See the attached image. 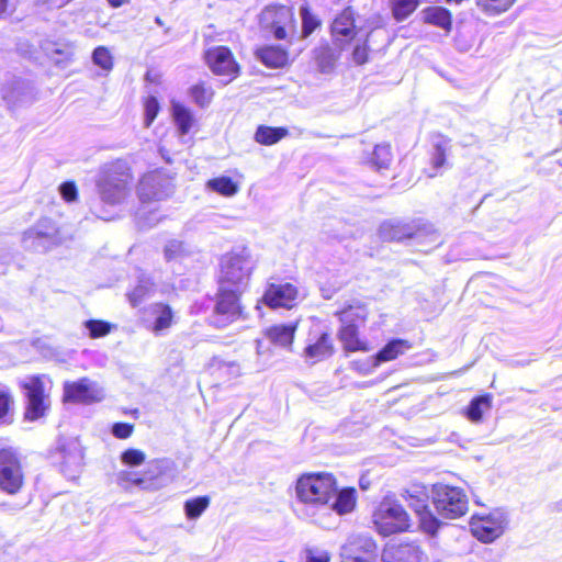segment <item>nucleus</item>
<instances>
[{
	"mask_svg": "<svg viewBox=\"0 0 562 562\" xmlns=\"http://www.w3.org/2000/svg\"><path fill=\"white\" fill-rule=\"evenodd\" d=\"M409 345L403 339H393L387 342L375 356L373 367H378L381 362L390 361L402 355L408 349Z\"/></svg>",
	"mask_w": 562,
	"mask_h": 562,
	"instance_id": "34",
	"label": "nucleus"
},
{
	"mask_svg": "<svg viewBox=\"0 0 562 562\" xmlns=\"http://www.w3.org/2000/svg\"><path fill=\"white\" fill-rule=\"evenodd\" d=\"M172 310L167 304H150L144 311V323L155 335H160L168 329L172 324Z\"/></svg>",
	"mask_w": 562,
	"mask_h": 562,
	"instance_id": "21",
	"label": "nucleus"
},
{
	"mask_svg": "<svg viewBox=\"0 0 562 562\" xmlns=\"http://www.w3.org/2000/svg\"><path fill=\"white\" fill-rule=\"evenodd\" d=\"M108 2L110 3V5H112L113 8H120L122 7L123 4H126L130 2V0H108Z\"/></svg>",
	"mask_w": 562,
	"mask_h": 562,
	"instance_id": "55",
	"label": "nucleus"
},
{
	"mask_svg": "<svg viewBox=\"0 0 562 562\" xmlns=\"http://www.w3.org/2000/svg\"><path fill=\"white\" fill-rule=\"evenodd\" d=\"M372 522L380 535L387 537L407 530L409 517L397 501L386 496L374 509Z\"/></svg>",
	"mask_w": 562,
	"mask_h": 562,
	"instance_id": "5",
	"label": "nucleus"
},
{
	"mask_svg": "<svg viewBox=\"0 0 562 562\" xmlns=\"http://www.w3.org/2000/svg\"><path fill=\"white\" fill-rule=\"evenodd\" d=\"M368 312L364 305L360 303L350 304L339 312V319L341 324H358L362 325L367 318Z\"/></svg>",
	"mask_w": 562,
	"mask_h": 562,
	"instance_id": "37",
	"label": "nucleus"
},
{
	"mask_svg": "<svg viewBox=\"0 0 562 562\" xmlns=\"http://www.w3.org/2000/svg\"><path fill=\"white\" fill-rule=\"evenodd\" d=\"M172 117L177 125L180 135H187L194 124V116L192 112L181 103H172Z\"/></svg>",
	"mask_w": 562,
	"mask_h": 562,
	"instance_id": "33",
	"label": "nucleus"
},
{
	"mask_svg": "<svg viewBox=\"0 0 562 562\" xmlns=\"http://www.w3.org/2000/svg\"><path fill=\"white\" fill-rule=\"evenodd\" d=\"M61 472L67 479H75L83 464V452L77 441H70L61 449Z\"/></svg>",
	"mask_w": 562,
	"mask_h": 562,
	"instance_id": "23",
	"label": "nucleus"
},
{
	"mask_svg": "<svg viewBox=\"0 0 562 562\" xmlns=\"http://www.w3.org/2000/svg\"><path fill=\"white\" fill-rule=\"evenodd\" d=\"M210 498L207 496H199L184 503V512L188 519H196L209 507Z\"/></svg>",
	"mask_w": 562,
	"mask_h": 562,
	"instance_id": "42",
	"label": "nucleus"
},
{
	"mask_svg": "<svg viewBox=\"0 0 562 562\" xmlns=\"http://www.w3.org/2000/svg\"><path fill=\"white\" fill-rule=\"evenodd\" d=\"M300 14L302 19V34L306 37L319 25V21L312 14L307 3H303L300 7Z\"/></svg>",
	"mask_w": 562,
	"mask_h": 562,
	"instance_id": "44",
	"label": "nucleus"
},
{
	"mask_svg": "<svg viewBox=\"0 0 562 562\" xmlns=\"http://www.w3.org/2000/svg\"><path fill=\"white\" fill-rule=\"evenodd\" d=\"M241 292L223 289L218 286L215 296L213 312L210 316V324L216 328H225L239 318L241 306L239 296Z\"/></svg>",
	"mask_w": 562,
	"mask_h": 562,
	"instance_id": "9",
	"label": "nucleus"
},
{
	"mask_svg": "<svg viewBox=\"0 0 562 562\" xmlns=\"http://www.w3.org/2000/svg\"><path fill=\"white\" fill-rule=\"evenodd\" d=\"M8 0H0V16L7 12Z\"/></svg>",
	"mask_w": 562,
	"mask_h": 562,
	"instance_id": "56",
	"label": "nucleus"
},
{
	"mask_svg": "<svg viewBox=\"0 0 562 562\" xmlns=\"http://www.w3.org/2000/svg\"><path fill=\"white\" fill-rule=\"evenodd\" d=\"M115 483L123 490L130 491L133 487L139 490H158L164 484L159 462H151L144 474L135 471L122 470L115 474Z\"/></svg>",
	"mask_w": 562,
	"mask_h": 562,
	"instance_id": "10",
	"label": "nucleus"
},
{
	"mask_svg": "<svg viewBox=\"0 0 562 562\" xmlns=\"http://www.w3.org/2000/svg\"><path fill=\"white\" fill-rule=\"evenodd\" d=\"M257 58L267 67L281 68L288 64V52L279 45H267L256 50Z\"/></svg>",
	"mask_w": 562,
	"mask_h": 562,
	"instance_id": "28",
	"label": "nucleus"
},
{
	"mask_svg": "<svg viewBox=\"0 0 562 562\" xmlns=\"http://www.w3.org/2000/svg\"><path fill=\"white\" fill-rule=\"evenodd\" d=\"M137 192L143 202L165 200L173 192L172 179L161 171L148 172L140 179Z\"/></svg>",
	"mask_w": 562,
	"mask_h": 562,
	"instance_id": "13",
	"label": "nucleus"
},
{
	"mask_svg": "<svg viewBox=\"0 0 562 562\" xmlns=\"http://www.w3.org/2000/svg\"><path fill=\"white\" fill-rule=\"evenodd\" d=\"M13 405V397L8 389L0 387V420H2L9 413Z\"/></svg>",
	"mask_w": 562,
	"mask_h": 562,
	"instance_id": "49",
	"label": "nucleus"
},
{
	"mask_svg": "<svg viewBox=\"0 0 562 562\" xmlns=\"http://www.w3.org/2000/svg\"><path fill=\"white\" fill-rule=\"evenodd\" d=\"M423 20L445 31H450L452 19L449 10L442 7H428L422 11Z\"/></svg>",
	"mask_w": 562,
	"mask_h": 562,
	"instance_id": "30",
	"label": "nucleus"
},
{
	"mask_svg": "<svg viewBox=\"0 0 562 562\" xmlns=\"http://www.w3.org/2000/svg\"><path fill=\"white\" fill-rule=\"evenodd\" d=\"M133 432V426L126 423H115L112 427V434L120 439L128 438Z\"/></svg>",
	"mask_w": 562,
	"mask_h": 562,
	"instance_id": "53",
	"label": "nucleus"
},
{
	"mask_svg": "<svg viewBox=\"0 0 562 562\" xmlns=\"http://www.w3.org/2000/svg\"><path fill=\"white\" fill-rule=\"evenodd\" d=\"M451 150V139L443 136L442 134H435L431 136V153L430 164L435 172L430 173L429 177L437 176L441 168L448 167L447 155Z\"/></svg>",
	"mask_w": 562,
	"mask_h": 562,
	"instance_id": "25",
	"label": "nucleus"
},
{
	"mask_svg": "<svg viewBox=\"0 0 562 562\" xmlns=\"http://www.w3.org/2000/svg\"><path fill=\"white\" fill-rule=\"evenodd\" d=\"M357 504V491L353 487H345L341 490H337L333 496V499L329 501L330 508V518L333 517V512L337 515L342 516L353 512Z\"/></svg>",
	"mask_w": 562,
	"mask_h": 562,
	"instance_id": "26",
	"label": "nucleus"
},
{
	"mask_svg": "<svg viewBox=\"0 0 562 562\" xmlns=\"http://www.w3.org/2000/svg\"><path fill=\"white\" fill-rule=\"evenodd\" d=\"M358 324H341L339 339L347 351L366 350V345L358 337Z\"/></svg>",
	"mask_w": 562,
	"mask_h": 562,
	"instance_id": "32",
	"label": "nucleus"
},
{
	"mask_svg": "<svg viewBox=\"0 0 562 562\" xmlns=\"http://www.w3.org/2000/svg\"><path fill=\"white\" fill-rule=\"evenodd\" d=\"M329 554L327 551L312 548L305 551V562H329Z\"/></svg>",
	"mask_w": 562,
	"mask_h": 562,
	"instance_id": "52",
	"label": "nucleus"
},
{
	"mask_svg": "<svg viewBox=\"0 0 562 562\" xmlns=\"http://www.w3.org/2000/svg\"><path fill=\"white\" fill-rule=\"evenodd\" d=\"M373 34L363 33L362 30H358V32L351 37L349 41L352 44V61L358 65H364L368 61L369 47H368V38Z\"/></svg>",
	"mask_w": 562,
	"mask_h": 562,
	"instance_id": "31",
	"label": "nucleus"
},
{
	"mask_svg": "<svg viewBox=\"0 0 562 562\" xmlns=\"http://www.w3.org/2000/svg\"><path fill=\"white\" fill-rule=\"evenodd\" d=\"M190 95L198 105L205 106L210 103L212 93L209 92L202 85H194L190 89Z\"/></svg>",
	"mask_w": 562,
	"mask_h": 562,
	"instance_id": "48",
	"label": "nucleus"
},
{
	"mask_svg": "<svg viewBox=\"0 0 562 562\" xmlns=\"http://www.w3.org/2000/svg\"><path fill=\"white\" fill-rule=\"evenodd\" d=\"M92 60L94 65L99 66L105 71L113 68V57L110 50L104 46H98L92 53Z\"/></svg>",
	"mask_w": 562,
	"mask_h": 562,
	"instance_id": "45",
	"label": "nucleus"
},
{
	"mask_svg": "<svg viewBox=\"0 0 562 562\" xmlns=\"http://www.w3.org/2000/svg\"><path fill=\"white\" fill-rule=\"evenodd\" d=\"M299 288L290 282H268L262 301L271 308L291 310L301 301Z\"/></svg>",
	"mask_w": 562,
	"mask_h": 562,
	"instance_id": "14",
	"label": "nucleus"
},
{
	"mask_svg": "<svg viewBox=\"0 0 562 562\" xmlns=\"http://www.w3.org/2000/svg\"><path fill=\"white\" fill-rule=\"evenodd\" d=\"M336 492V479L330 473H308L296 481V513L321 527L330 526L329 501Z\"/></svg>",
	"mask_w": 562,
	"mask_h": 562,
	"instance_id": "1",
	"label": "nucleus"
},
{
	"mask_svg": "<svg viewBox=\"0 0 562 562\" xmlns=\"http://www.w3.org/2000/svg\"><path fill=\"white\" fill-rule=\"evenodd\" d=\"M146 456L142 450L138 449H126L121 454V461L124 465L134 468L145 462Z\"/></svg>",
	"mask_w": 562,
	"mask_h": 562,
	"instance_id": "46",
	"label": "nucleus"
},
{
	"mask_svg": "<svg viewBox=\"0 0 562 562\" xmlns=\"http://www.w3.org/2000/svg\"><path fill=\"white\" fill-rule=\"evenodd\" d=\"M50 380L46 375H34L22 382L26 398L24 418L35 422L46 415L50 407V398L47 390Z\"/></svg>",
	"mask_w": 562,
	"mask_h": 562,
	"instance_id": "7",
	"label": "nucleus"
},
{
	"mask_svg": "<svg viewBox=\"0 0 562 562\" xmlns=\"http://www.w3.org/2000/svg\"><path fill=\"white\" fill-rule=\"evenodd\" d=\"M155 22H156V24H158L159 26H162V25H164V23H162V21H161V19H160L159 16H157V18L155 19Z\"/></svg>",
	"mask_w": 562,
	"mask_h": 562,
	"instance_id": "59",
	"label": "nucleus"
},
{
	"mask_svg": "<svg viewBox=\"0 0 562 562\" xmlns=\"http://www.w3.org/2000/svg\"><path fill=\"white\" fill-rule=\"evenodd\" d=\"M448 2H456V3H460L462 2L463 0H447Z\"/></svg>",
	"mask_w": 562,
	"mask_h": 562,
	"instance_id": "60",
	"label": "nucleus"
},
{
	"mask_svg": "<svg viewBox=\"0 0 562 562\" xmlns=\"http://www.w3.org/2000/svg\"><path fill=\"white\" fill-rule=\"evenodd\" d=\"M64 401L69 403L91 404L100 402L104 397L103 389L88 378L64 383Z\"/></svg>",
	"mask_w": 562,
	"mask_h": 562,
	"instance_id": "15",
	"label": "nucleus"
},
{
	"mask_svg": "<svg viewBox=\"0 0 562 562\" xmlns=\"http://www.w3.org/2000/svg\"><path fill=\"white\" fill-rule=\"evenodd\" d=\"M425 559V553L415 541L391 546L382 553L383 562H423Z\"/></svg>",
	"mask_w": 562,
	"mask_h": 562,
	"instance_id": "22",
	"label": "nucleus"
},
{
	"mask_svg": "<svg viewBox=\"0 0 562 562\" xmlns=\"http://www.w3.org/2000/svg\"><path fill=\"white\" fill-rule=\"evenodd\" d=\"M159 111V103L155 97H149L145 103V120L146 125L149 126L155 120Z\"/></svg>",
	"mask_w": 562,
	"mask_h": 562,
	"instance_id": "50",
	"label": "nucleus"
},
{
	"mask_svg": "<svg viewBox=\"0 0 562 562\" xmlns=\"http://www.w3.org/2000/svg\"><path fill=\"white\" fill-rule=\"evenodd\" d=\"M358 31L355 30L353 12L350 8L345 9L333 22L331 34L335 42L344 48V43L351 41Z\"/></svg>",
	"mask_w": 562,
	"mask_h": 562,
	"instance_id": "24",
	"label": "nucleus"
},
{
	"mask_svg": "<svg viewBox=\"0 0 562 562\" xmlns=\"http://www.w3.org/2000/svg\"><path fill=\"white\" fill-rule=\"evenodd\" d=\"M391 146L387 144L376 145L370 158V164L376 170L387 169L392 162Z\"/></svg>",
	"mask_w": 562,
	"mask_h": 562,
	"instance_id": "39",
	"label": "nucleus"
},
{
	"mask_svg": "<svg viewBox=\"0 0 562 562\" xmlns=\"http://www.w3.org/2000/svg\"><path fill=\"white\" fill-rule=\"evenodd\" d=\"M476 5L488 15H497L507 11L515 0H475Z\"/></svg>",
	"mask_w": 562,
	"mask_h": 562,
	"instance_id": "40",
	"label": "nucleus"
},
{
	"mask_svg": "<svg viewBox=\"0 0 562 562\" xmlns=\"http://www.w3.org/2000/svg\"><path fill=\"white\" fill-rule=\"evenodd\" d=\"M379 236L384 241L405 243L422 252H427L441 244L440 235L432 224L423 220L385 221L379 227Z\"/></svg>",
	"mask_w": 562,
	"mask_h": 562,
	"instance_id": "2",
	"label": "nucleus"
},
{
	"mask_svg": "<svg viewBox=\"0 0 562 562\" xmlns=\"http://www.w3.org/2000/svg\"><path fill=\"white\" fill-rule=\"evenodd\" d=\"M23 471L15 452L0 449V490L8 494H16L23 485Z\"/></svg>",
	"mask_w": 562,
	"mask_h": 562,
	"instance_id": "12",
	"label": "nucleus"
},
{
	"mask_svg": "<svg viewBox=\"0 0 562 562\" xmlns=\"http://www.w3.org/2000/svg\"><path fill=\"white\" fill-rule=\"evenodd\" d=\"M206 188L223 196H233L238 192L237 183L234 182L233 179L227 176H221L217 178L210 179L206 182Z\"/></svg>",
	"mask_w": 562,
	"mask_h": 562,
	"instance_id": "38",
	"label": "nucleus"
},
{
	"mask_svg": "<svg viewBox=\"0 0 562 562\" xmlns=\"http://www.w3.org/2000/svg\"><path fill=\"white\" fill-rule=\"evenodd\" d=\"M252 269L254 261L246 248L224 255L220 263L218 286L243 293Z\"/></svg>",
	"mask_w": 562,
	"mask_h": 562,
	"instance_id": "4",
	"label": "nucleus"
},
{
	"mask_svg": "<svg viewBox=\"0 0 562 562\" xmlns=\"http://www.w3.org/2000/svg\"><path fill=\"white\" fill-rule=\"evenodd\" d=\"M184 251L186 249L183 243L176 239L169 240L164 249L165 258L167 261L182 258Z\"/></svg>",
	"mask_w": 562,
	"mask_h": 562,
	"instance_id": "47",
	"label": "nucleus"
},
{
	"mask_svg": "<svg viewBox=\"0 0 562 562\" xmlns=\"http://www.w3.org/2000/svg\"><path fill=\"white\" fill-rule=\"evenodd\" d=\"M431 499L436 513L442 518L457 519L468 512V496L461 487L435 484L431 487Z\"/></svg>",
	"mask_w": 562,
	"mask_h": 562,
	"instance_id": "6",
	"label": "nucleus"
},
{
	"mask_svg": "<svg viewBox=\"0 0 562 562\" xmlns=\"http://www.w3.org/2000/svg\"><path fill=\"white\" fill-rule=\"evenodd\" d=\"M419 0H393L392 11L396 21L407 19L418 7Z\"/></svg>",
	"mask_w": 562,
	"mask_h": 562,
	"instance_id": "41",
	"label": "nucleus"
},
{
	"mask_svg": "<svg viewBox=\"0 0 562 562\" xmlns=\"http://www.w3.org/2000/svg\"><path fill=\"white\" fill-rule=\"evenodd\" d=\"M342 562H376V543L368 535H350L340 549Z\"/></svg>",
	"mask_w": 562,
	"mask_h": 562,
	"instance_id": "11",
	"label": "nucleus"
},
{
	"mask_svg": "<svg viewBox=\"0 0 562 562\" xmlns=\"http://www.w3.org/2000/svg\"><path fill=\"white\" fill-rule=\"evenodd\" d=\"M508 519L503 509H495L473 524V533L482 542H492L503 535Z\"/></svg>",
	"mask_w": 562,
	"mask_h": 562,
	"instance_id": "17",
	"label": "nucleus"
},
{
	"mask_svg": "<svg viewBox=\"0 0 562 562\" xmlns=\"http://www.w3.org/2000/svg\"><path fill=\"white\" fill-rule=\"evenodd\" d=\"M532 360L531 359H512L509 361V366L513 367V368H518V367H526L528 366Z\"/></svg>",
	"mask_w": 562,
	"mask_h": 562,
	"instance_id": "54",
	"label": "nucleus"
},
{
	"mask_svg": "<svg viewBox=\"0 0 562 562\" xmlns=\"http://www.w3.org/2000/svg\"><path fill=\"white\" fill-rule=\"evenodd\" d=\"M56 227L52 220L43 218L36 226L27 229L23 235L25 248L35 251H45L55 244Z\"/></svg>",
	"mask_w": 562,
	"mask_h": 562,
	"instance_id": "18",
	"label": "nucleus"
},
{
	"mask_svg": "<svg viewBox=\"0 0 562 562\" xmlns=\"http://www.w3.org/2000/svg\"><path fill=\"white\" fill-rule=\"evenodd\" d=\"M297 322L273 325L266 329L269 341L276 346L290 349L293 344Z\"/></svg>",
	"mask_w": 562,
	"mask_h": 562,
	"instance_id": "27",
	"label": "nucleus"
},
{
	"mask_svg": "<svg viewBox=\"0 0 562 562\" xmlns=\"http://www.w3.org/2000/svg\"><path fill=\"white\" fill-rule=\"evenodd\" d=\"M59 192L61 198L66 202H74L78 196V190L72 181H66L59 186Z\"/></svg>",
	"mask_w": 562,
	"mask_h": 562,
	"instance_id": "51",
	"label": "nucleus"
},
{
	"mask_svg": "<svg viewBox=\"0 0 562 562\" xmlns=\"http://www.w3.org/2000/svg\"><path fill=\"white\" fill-rule=\"evenodd\" d=\"M492 406V395L484 394L481 396L474 397L468 408H467V417L472 423H480L483 417V413L485 409H490Z\"/></svg>",
	"mask_w": 562,
	"mask_h": 562,
	"instance_id": "36",
	"label": "nucleus"
},
{
	"mask_svg": "<svg viewBox=\"0 0 562 562\" xmlns=\"http://www.w3.org/2000/svg\"><path fill=\"white\" fill-rule=\"evenodd\" d=\"M288 135L284 127H271L266 125L258 126L255 133V139L262 145H273Z\"/></svg>",
	"mask_w": 562,
	"mask_h": 562,
	"instance_id": "35",
	"label": "nucleus"
},
{
	"mask_svg": "<svg viewBox=\"0 0 562 562\" xmlns=\"http://www.w3.org/2000/svg\"><path fill=\"white\" fill-rule=\"evenodd\" d=\"M554 510L562 512V499L554 503Z\"/></svg>",
	"mask_w": 562,
	"mask_h": 562,
	"instance_id": "58",
	"label": "nucleus"
},
{
	"mask_svg": "<svg viewBox=\"0 0 562 562\" xmlns=\"http://www.w3.org/2000/svg\"><path fill=\"white\" fill-rule=\"evenodd\" d=\"M85 327L91 338H101L111 333L114 325L100 319H89L85 322Z\"/></svg>",
	"mask_w": 562,
	"mask_h": 562,
	"instance_id": "43",
	"label": "nucleus"
},
{
	"mask_svg": "<svg viewBox=\"0 0 562 562\" xmlns=\"http://www.w3.org/2000/svg\"><path fill=\"white\" fill-rule=\"evenodd\" d=\"M205 59L210 69L218 76L235 77L238 74V65L232 52L225 46L209 49L205 54Z\"/></svg>",
	"mask_w": 562,
	"mask_h": 562,
	"instance_id": "20",
	"label": "nucleus"
},
{
	"mask_svg": "<svg viewBox=\"0 0 562 562\" xmlns=\"http://www.w3.org/2000/svg\"><path fill=\"white\" fill-rule=\"evenodd\" d=\"M132 173L125 160L117 159L101 167L97 188L101 202L108 205H119L131 191Z\"/></svg>",
	"mask_w": 562,
	"mask_h": 562,
	"instance_id": "3",
	"label": "nucleus"
},
{
	"mask_svg": "<svg viewBox=\"0 0 562 562\" xmlns=\"http://www.w3.org/2000/svg\"><path fill=\"white\" fill-rule=\"evenodd\" d=\"M402 497L419 518L422 529L428 535H436L442 522L429 509V494L423 484H411L402 492Z\"/></svg>",
	"mask_w": 562,
	"mask_h": 562,
	"instance_id": "8",
	"label": "nucleus"
},
{
	"mask_svg": "<svg viewBox=\"0 0 562 562\" xmlns=\"http://www.w3.org/2000/svg\"><path fill=\"white\" fill-rule=\"evenodd\" d=\"M261 23L270 24L271 32L277 40H285L289 32H294L295 22L292 9L286 5L267 7L261 13Z\"/></svg>",
	"mask_w": 562,
	"mask_h": 562,
	"instance_id": "16",
	"label": "nucleus"
},
{
	"mask_svg": "<svg viewBox=\"0 0 562 562\" xmlns=\"http://www.w3.org/2000/svg\"><path fill=\"white\" fill-rule=\"evenodd\" d=\"M334 350L330 335L326 331L313 329L307 336L303 357L306 361L316 363L330 358L334 355Z\"/></svg>",
	"mask_w": 562,
	"mask_h": 562,
	"instance_id": "19",
	"label": "nucleus"
},
{
	"mask_svg": "<svg viewBox=\"0 0 562 562\" xmlns=\"http://www.w3.org/2000/svg\"><path fill=\"white\" fill-rule=\"evenodd\" d=\"M156 290V285L153 282L151 278L145 273L140 272L137 276V283L126 295L128 302L132 306L139 305L143 301L148 299Z\"/></svg>",
	"mask_w": 562,
	"mask_h": 562,
	"instance_id": "29",
	"label": "nucleus"
},
{
	"mask_svg": "<svg viewBox=\"0 0 562 562\" xmlns=\"http://www.w3.org/2000/svg\"><path fill=\"white\" fill-rule=\"evenodd\" d=\"M93 214H95L97 217L101 218V220H105V221H109L111 218V216H109L108 214L105 213H99L94 210H92Z\"/></svg>",
	"mask_w": 562,
	"mask_h": 562,
	"instance_id": "57",
	"label": "nucleus"
}]
</instances>
